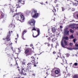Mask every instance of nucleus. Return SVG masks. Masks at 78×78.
Masks as SVG:
<instances>
[{"mask_svg": "<svg viewBox=\"0 0 78 78\" xmlns=\"http://www.w3.org/2000/svg\"><path fill=\"white\" fill-rule=\"evenodd\" d=\"M10 39V35H9L7 36L6 39H5V41H6L5 44H7V46L9 48L11 46V44L9 43Z\"/></svg>", "mask_w": 78, "mask_h": 78, "instance_id": "1", "label": "nucleus"}, {"mask_svg": "<svg viewBox=\"0 0 78 78\" xmlns=\"http://www.w3.org/2000/svg\"><path fill=\"white\" fill-rule=\"evenodd\" d=\"M31 16L32 17L35 19H37L39 16V13L37 12V10H34L31 13Z\"/></svg>", "mask_w": 78, "mask_h": 78, "instance_id": "2", "label": "nucleus"}, {"mask_svg": "<svg viewBox=\"0 0 78 78\" xmlns=\"http://www.w3.org/2000/svg\"><path fill=\"white\" fill-rule=\"evenodd\" d=\"M20 4H22V5H24L25 4V1L23 0H19V2L18 3V4L16 5L17 8L20 7Z\"/></svg>", "mask_w": 78, "mask_h": 78, "instance_id": "3", "label": "nucleus"}, {"mask_svg": "<svg viewBox=\"0 0 78 78\" xmlns=\"http://www.w3.org/2000/svg\"><path fill=\"white\" fill-rule=\"evenodd\" d=\"M36 23V21L32 19L29 21V23L31 26H34V23Z\"/></svg>", "mask_w": 78, "mask_h": 78, "instance_id": "4", "label": "nucleus"}, {"mask_svg": "<svg viewBox=\"0 0 78 78\" xmlns=\"http://www.w3.org/2000/svg\"><path fill=\"white\" fill-rule=\"evenodd\" d=\"M24 71L25 72H31V68H28V67H27L26 68H25L24 69Z\"/></svg>", "mask_w": 78, "mask_h": 78, "instance_id": "5", "label": "nucleus"}, {"mask_svg": "<svg viewBox=\"0 0 78 78\" xmlns=\"http://www.w3.org/2000/svg\"><path fill=\"white\" fill-rule=\"evenodd\" d=\"M18 14L20 15V16L21 18H22L24 17V16H23V15L22 14V13H20V12L15 13L14 15L13 16V17H15V16H16V15H18Z\"/></svg>", "mask_w": 78, "mask_h": 78, "instance_id": "6", "label": "nucleus"}, {"mask_svg": "<svg viewBox=\"0 0 78 78\" xmlns=\"http://www.w3.org/2000/svg\"><path fill=\"white\" fill-rule=\"evenodd\" d=\"M37 31L38 33V34L35 37L34 36V35H33L34 37H37L38 36H39L40 34V30L39 29H38L37 30Z\"/></svg>", "mask_w": 78, "mask_h": 78, "instance_id": "7", "label": "nucleus"}, {"mask_svg": "<svg viewBox=\"0 0 78 78\" xmlns=\"http://www.w3.org/2000/svg\"><path fill=\"white\" fill-rule=\"evenodd\" d=\"M64 33H65V34H66L67 36L69 35V31H68L67 30H64Z\"/></svg>", "mask_w": 78, "mask_h": 78, "instance_id": "8", "label": "nucleus"}, {"mask_svg": "<svg viewBox=\"0 0 78 78\" xmlns=\"http://www.w3.org/2000/svg\"><path fill=\"white\" fill-rule=\"evenodd\" d=\"M23 70H24V68H22V70L21 71V73L22 75H25V76H26V75H27V74H26V73H23Z\"/></svg>", "mask_w": 78, "mask_h": 78, "instance_id": "9", "label": "nucleus"}, {"mask_svg": "<svg viewBox=\"0 0 78 78\" xmlns=\"http://www.w3.org/2000/svg\"><path fill=\"white\" fill-rule=\"evenodd\" d=\"M9 28H14L15 27V25L12 24H11L9 25Z\"/></svg>", "mask_w": 78, "mask_h": 78, "instance_id": "10", "label": "nucleus"}, {"mask_svg": "<svg viewBox=\"0 0 78 78\" xmlns=\"http://www.w3.org/2000/svg\"><path fill=\"white\" fill-rule=\"evenodd\" d=\"M61 44L62 47L65 48V46H64V41L62 40L61 41Z\"/></svg>", "mask_w": 78, "mask_h": 78, "instance_id": "11", "label": "nucleus"}, {"mask_svg": "<svg viewBox=\"0 0 78 78\" xmlns=\"http://www.w3.org/2000/svg\"><path fill=\"white\" fill-rule=\"evenodd\" d=\"M25 20V18L24 17V16L21 18L20 21L21 22H24V20Z\"/></svg>", "mask_w": 78, "mask_h": 78, "instance_id": "12", "label": "nucleus"}, {"mask_svg": "<svg viewBox=\"0 0 78 78\" xmlns=\"http://www.w3.org/2000/svg\"><path fill=\"white\" fill-rule=\"evenodd\" d=\"M55 73L56 74H59V71L58 70H55Z\"/></svg>", "mask_w": 78, "mask_h": 78, "instance_id": "13", "label": "nucleus"}, {"mask_svg": "<svg viewBox=\"0 0 78 78\" xmlns=\"http://www.w3.org/2000/svg\"><path fill=\"white\" fill-rule=\"evenodd\" d=\"M62 65H64L65 67H67V63L66 62V63L64 64H62Z\"/></svg>", "mask_w": 78, "mask_h": 78, "instance_id": "14", "label": "nucleus"}, {"mask_svg": "<svg viewBox=\"0 0 78 78\" xmlns=\"http://www.w3.org/2000/svg\"><path fill=\"white\" fill-rule=\"evenodd\" d=\"M73 78H78V74L74 75V76Z\"/></svg>", "mask_w": 78, "mask_h": 78, "instance_id": "15", "label": "nucleus"}, {"mask_svg": "<svg viewBox=\"0 0 78 78\" xmlns=\"http://www.w3.org/2000/svg\"><path fill=\"white\" fill-rule=\"evenodd\" d=\"M52 30L53 32H55V31H56V29H55V27H53L52 29Z\"/></svg>", "mask_w": 78, "mask_h": 78, "instance_id": "16", "label": "nucleus"}, {"mask_svg": "<svg viewBox=\"0 0 78 78\" xmlns=\"http://www.w3.org/2000/svg\"><path fill=\"white\" fill-rule=\"evenodd\" d=\"M64 39H65V40H68L69 38L68 37H67V36L65 37H64Z\"/></svg>", "mask_w": 78, "mask_h": 78, "instance_id": "17", "label": "nucleus"}, {"mask_svg": "<svg viewBox=\"0 0 78 78\" xmlns=\"http://www.w3.org/2000/svg\"><path fill=\"white\" fill-rule=\"evenodd\" d=\"M56 41V38L54 37L53 39L52 40V41L53 42H55V41Z\"/></svg>", "mask_w": 78, "mask_h": 78, "instance_id": "18", "label": "nucleus"}, {"mask_svg": "<svg viewBox=\"0 0 78 78\" xmlns=\"http://www.w3.org/2000/svg\"><path fill=\"white\" fill-rule=\"evenodd\" d=\"M26 33V30H24L23 32L22 36H23V35H24V34H25V33Z\"/></svg>", "mask_w": 78, "mask_h": 78, "instance_id": "19", "label": "nucleus"}, {"mask_svg": "<svg viewBox=\"0 0 78 78\" xmlns=\"http://www.w3.org/2000/svg\"><path fill=\"white\" fill-rule=\"evenodd\" d=\"M74 38V37L73 35H72L71 36H70V39H73Z\"/></svg>", "mask_w": 78, "mask_h": 78, "instance_id": "20", "label": "nucleus"}, {"mask_svg": "<svg viewBox=\"0 0 78 78\" xmlns=\"http://www.w3.org/2000/svg\"><path fill=\"white\" fill-rule=\"evenodd\" d=\"M31 58H32V59H33V60L34 61H35V58H34V57L32 56V57H31Z\"/></svg>", "mask_w": 78, "mask_h": 78, "instance_id": "21", "label": "nucleus"}, {"mask_svg": "<svg viewBox=\"0 0 78 78\" xmlns=\"http://www.w3.org/2000/svg\"><path fill=\"white\" fill-rule=\"evenodd\" d=\"M64 42L65 45H67V41H64Z\"/></svg>", "mask_w": 78, "mask_h": 78, "instance_id": "22", "label": "nucleus"}, {"mask_svg": "<svg viewBox=\"0 0 78 78\" xmlns=\"http://www.w3.org/2000/svg\"><path fill=\"white\" fill-rule=\"evenodd\" d=\"M16 19L17 20H19V16H18L16 18Z\"/></svg>", "mask_w": 78, "mask_h": 78, "instance_id": "23", "label": "nucleus"}, {"mask_svg": "<svg viewBox=\"0 0 78 78\" xmlns=\"http://www.w3.org/2000/svg\"><path fill=\"white\" fill-rule=\"evenodd\" d=\"M76 47H77V48H76V49H78V43H76Z\"/></svg>", "mask_w": 78, "mask_h": 78, "instance_id": "24", "label": "nucleus"}, {"mask_svg": "<svg viewBox=\"0 0 78 78\" xmlns=\"http://www.w3.org/2000/svg\"><path fill=\"white\" fill-rule=\"evenodd\" d=\"M70 31L71 33H73V30H72V29L70 30Z\"/></svg>", "mask_w": 78, "mask_h": 78, "instance_id": "25", "label": "nucleus"}, {"mask_svg": "<svg viewBox=\"0 0 78 78\" xmlns=\"http://www.w3.org/2000/svg\"><path fill=\"white\" fill-rule=\"evenodd\" d=\"M58 46H59V44H58V43H57L56 44V46H55L56 48H57V47H58Z\"/></svg>", "mask_w": 78, "mask_h": 78, "instance_id": "26", "label": "nucleus"}, {"mask_svg": "<svg viewBox=\"0 0 78 78\" xmlns=\"http://www.w3.org/2000/svg\"><path fill=\"white\" fill-rule=\"evenodd\" d=\"M67 76H70V73H68V74L67 75Z\"/></svg>", "mask_w": 78, "mask_h": 78, "instance_id": "27", "label": "nucleus"}, {"mask_svg": "<svg viewBox=\"0 0 78 78\" xmlns=\"http://www.w3.org/2000/svg\"><path fill=\"white\" fill-rule=\"evenodd\" d=\"M74 30H76V29H78V27H74L73 28Z\"/></svg>", "mask_w": 78, "mask_h": 78, "instance_id": "28", "label": "nucleus"}, {"mask_svg": "<svg viewBox=\"0 0 78 78\" xmlns=\"http://www.w3.org/2000/svg\"><path fill=\"white\" fill-rule=\"evenodd\" d=\"M26 52L27 53H28V52H29V50L28 49L26 50Z\"/></svg>", "mask_w": 78, "mask_h": 78, "instance_id": "29", "label": "nucleus"}, {"mask_svg": "<svg viewBox=\"0 0 78 78\" xmlns=\"http://www.w3.org/2000/svg\"><path fill=\"white\" fill-rule=\"evenodd\" d=\"M69 56H70V55H69V54H66V56L67 57H69Z\"/></svg>", "mask_w": 78, "mask_h": 78, "instance_id": "30", "label": "nucleus"}, {"mask_svg": "<svg viewBox=\"0 0 78 78\" xmlns=\"http://www.w3.org/2000/svg\"><path fill=\"white\" fill-rule=\"evenodd\" d=\"M76 41V39H74L73 40V42H74V43H75V42Z\"/></svg>", "mask_w": 78, "mask_h": 78, "instance_id": "31", "label": "nucleus"}, {"mask_svg": "<svg viewBox=\"0 0 78 78\" xmlns=\"http://www.w3.org/2000/svg\"><path fill=\"white\" fill-rule=\"evenodd\" d=\"M33 30H34L35 31H36V29H35V28H34V27L33 28V29L32 30V31H33Z\"/></svg>", "mask_w": 78, "mask_h": 78, "instance_id": "32", "label": "nucleus"}, {"mask_svg": "<svg viewBox=\"0 0 78 78\" xmlns=\"http://www.w3.org/2000/svg\"><path fill=\"white\" fill-rule=\"evenodd\" d=\"M78 65V63H74V66H77Z\"/></svg>", "mask_w": 78, "mask_h": 78, "instance_id": "33", "label": "nucleus"}, {"mask_svg": "<svg viewBox=\"0 0 78 78\" xmlns=\"http://www.w3.org/2000/svg\"><path fill=\"white\" fill-rule=\"evenodd\" d=\"M28 66H30V65H31V64L30 63H28L27 64Z\"/></svg>", "mask_w": 78, "mask_h": 78, "instance_id": "34", "label": "nucleus"}, {"mask_svg": "<svg viewBox=\"0 0 78 78\" xmlns=\"http://www.w3.org/2000/svg\"><path fill=\"white\" fill-rule=\"evenodd\" d=\"M22 36H23L22 37V39H23V40H25V39L23 37V35H22Z\"/></svg>", "mask_w": 78, "mask_h": 78, "instance_id": "35", "label": "nucleus"}, {"mask_svg": "<svg viewBox=\"0 0 78 78\" xmlns=\"http://www.w3.org/2000/svg\"><path fill=\"white\" fill-rule=\"evenodd\" d=\"M8 6V5L7 4H5V5H4L5 7H6Z\"/></svg>", "mask_w": 78, "mask_h": 78, "instance_id": "36", "label": "nucleus"}, {"mask_svg": "<svg viewBox=\"0 0 78 78\" xmlns=\"http://www.w3.org/2000/svg\"><path fill=\"white\" fill-rule=\"evenodd\" d=\"M61 58L62 59H64V56H62V57L61 56Z\"/></svg>", "mask_w": 78, "mask_h": 78, "instance_id": "37", "label": "nucleus"}, {"mask_svg": "<svg viewBox=\"0 0 78 78\" xmlns=\"http://www.w3.org/2000/svg\"><path fill=\"white\" fill-rule=\"evenodd\" d=\"M70 45L71 46H72V45H73V44L72 43H70Z\"/></svg>", "mask_w": 78, "mask_h": 78, "instance_id": "38", "label": "nucleus"}, {"mask_svg": "<svg viewBox=\"0 0 78 78\" xmlns=\"http://www.w3.org/2000/svg\"><path fill=\"white\" fill-rule=\"evenodd\" d=\"M68 50H72V48H67Z\"/></svg>", "mask_w": 78, "mask_h": 78, "instance_id": "39", "label": "nucleus"}, {"mask_svg": "<svg viewBox=\"0 0 78 78\" xmlns=\"http://www.w3.org/2000/svg\"><path fill=\"white\" fill-rule=\"evenodd\" d=\"M11 12H14V10H11Z\"/></svg>", "mask_w": 78, "mask_h": 78, "instance_id": "40", "label": "nucleus"}, {"mask_svg": "<svg viewBox=\"0 0 78 78\" xmlns=\"http://www.w3.org/2000/svg\"><path fill=\"white\" fill-rule=\"evenodd\" d=\"M56 2H57V0H55V1L54 2V3H56Z\"/></svg>", "mask_w": 78, "mask_h": 78, "instance_id": "41", "label": "nucleus"}, {"mask_svg": "<svg viewBox=\"0 0 78 78\" xmlns=\"http://www.w3.org/2000/svg\"><path fill=\"white\" fill-rule=\"evenodd\" d=\"M51 75L52 76H55V75H54V74H53V73H52Z\"/></svg>", "mask_w": 78, "mask_h": 78, "instance_id": "42", "label": "nucleus"}, {"mask_svg": "<svg viewBox=\"0 0 78 78\" xmlns=\"http://www.w3.org/2000/svg\"><path fill=\"white\" fill-rule=\"evenodd\" d=\"M2 17H1V18H2L3 17H4V16L3 15H2Z\"/></svg>", "mask_w": 78, "mask_h": 78, "instance_id": "43", "label": "nucleus"}, {"mask_svg": "<svg viewBox=\"0 0 78 78\" xmlns=\"http://www.w3.org/2000/svg\"><path fill=\"white\" fill-rule=\"evenodd\" d=\"M56 12V10H52V12Z\"/></svg>", "mask_w": 78, "mask_h": 78, "instance_id": "44", "label": "nucleus"}, {"mask_svg": "<svg viewBox=\"0 0 78 78\" xmlns=\"http://www.w3.org/2000/svg\"><path fill=\"white\" fill-rule=\"evenodd\" d=\"M17 37L18 38V37H19V34H17Z\"/></svg>", "mask_w": 78, "mask_h": 78, "instance_id": "45", "label": "nucleus"}, {"mask_svg": "<svg viewBox=\"0 0 78 78\" xmlns=\"http://www.w3.org/2000/svg\"><path fill=\"white\" fill-rule=\"evenodd\" d=\"M48 47H50V44H48Z\"/></svg>", "mask_w": 78, "mask_h": 78, "instance_id": "46", "label": "nucleus"}, {"mask_svg": "<svg viewBox=\"0 0 78 78\" xmlns=\"http://www.w3.org/2000/svg\"><path fill=\"white\" fill-rule=\"evenodd\" d=\"M48 40H49L50 41V38L49 37L48 38Z\"/></svg>", "mask_w": 78, "mask_h": 78, "instance_id": "47", "label": "nucleus"}, {"mask_svg": "<svg viewBox=\"0 0 78 78\" xmlns=\"http://www.w3.org/2000/svg\"><path fill=\"white\" fill-rule=\"evenodd\" d=\"M62 9L63 10H64V7H62Z\"/></svg>", "mask_w": 78, "mask_h": 78, "instance_id": "48", "label": "nucleus"}, {"mask_svg": "<svg viewBox=\"0 0 78 78\" xmlns=\"http://www.w3.org/2000/svg\"><path fill=\"white\" fill-rule=\"evenodd\" d=\"M60 28H62V26H61L60 27Z\"/></svg>", "mask_w": 78, "mask_h": 78, "instance_id": "49", "label": "nucleus"}, {"mask_svg": "<svg viewBox=\"0 0 78 78\" xmlns=\"http://www.w3.org/2000/svg\"><path fill=\"white\" fill-rule=\"evenodd\" d=\"M53 54H55L56 53V52H53Z\"/></svg>", "mask_w": 78, "mask_h": 78, "instance_id": "50", "label": "nucleus"}, {"mask_svg": "<svg viewBox=\"0 0 78 78\" xmlns=\"http://www.w3.org/2000/svg\"><path fill=\"white\" fill-rule=\"evenodd\" d=\"M48 44V43H47V42L45 43H44V44Z\"/></svg>", "mask_w": 78, "mask_h": 78, "instance_id": "51", "label": "nucleus"}, {"mask_svg": "<svg viewBox=\"0 0 78 78\" xmlns=\"http://www.w3.org/2000/svg\"><path fill=\"white\" fill-rule=\"evenodd\" d=\"M33 76H35V74H33Z\"/></svg>", "mask_w": 78, "mask_h": 78, "instance_id": "52", "label": "nucleus"}, {"mask_svg": "<svg viewBox=\"0 0 78 78\" xmlns=\"http://www.w3.org/2000/svg\"><path fill=\"white\" fill-rule=\"evenodd\" d=\"M59 76H61V75H60V74L59 75H58V76H57V77Z\"/></svg>", "mask_w": 78, "mask_h": 78, "instance_id": "53", "label": "nucleus"}, {"mask_svg": "<svg viewBox=\"0 0 78 78\" xmlns=\"http://www.w3.org/2000/svg\"><path fill=\"white\" fill-rule=\"evenodd\" d=\"M30 46L31 47H33V44H31L30 45Z\"/></svg>", "mask_w": 78, "mask_h": 78, "instance_id": "54", "label": "nucleus"}, {"mask_svg": "<svg viewBox=\"0 0 78 78\" xmlns=\"http://www.w3.org/2000/svg\"><path fill=\"white\" fill-rule=\"evenodd\" d=\"M77 17L78 18V14L77 15Z\"/></svg>", "mask_w": 78, "mask_h": 78, "instance_id": "55", "label": "nucleus"}, {"mask_svg": "<svg viewBox=\"0 0 78 78\" xmlns=\"http://www.w3.org/2000/svg\"><path fill=\"white\" fill-rule=\"evenodd\" d=\"M17 40H16L15 41V42H16V43H17Z\"/></svg>", "mask_w": 78, "mask_h": 78, "instance_id": "56", "label": "nucleus"}, {"mask_svg": "<svg viewBox=\"0 0 78 78\" xmlns=\"http://www.w3.org/2000/svg\"><path fill=\"white\" fill-rule=\"evenodd\" d=\"M34 66L35 67H36V65H34Z\"/></svg>", "mask_w": 78, "mask_h": 78, "instance_id": "57", "label": "nucleus"}, {"mask_svg": "<svg viewBox=\"0 0 78 78\" xmlns=\"http://www.w3.org/2000/svg\"><path fill=\"white\" fill-rule=\"evenodd\" d=\"M17 38H15V40H17Z\"/></svg>", "mask_w": 78, "mask_h": 78, "instance_id": "58", "label": "nucleus"}, {"mask_svg": "<svg viewBox=\"0 0 78 78\" xmlns=\"http://www.w3.org/2000/svg\"><path fill=\"white\" fill-rule=\"evenodd\" d=\"M26 47H27V46H28V45H26Z\"/></svg>", "mask_w": 78, "mask_h": 78, "instance_id": "59", "label": "nucleus"}, {"mask_svg": "<svg viewBox=\"0 0 78 78\" xmlns=\"http://www.w3.org/2000/svg\"><path fill=\"white\" fill-rule=\"evenodd\" d=\"M8 56H9V54H8Z\"/></svg>", "mask_w": 78, "mask_h": 78, "instance_id": "60", "label": "nucleus"}, {"mask_svg": "<svg viewBox=\"0 0 78 78\" xmlns=\"http://www.w3.org/2000/svg\"><path fill=\"white\" fill-rule=\"evenodd\" d=\"M46 3H48L47 2H46Z\"/></svg>", "mask_w": 78, "mask_h": 78, "instance_id": "61", "label": "nucleus"}, {"mask_svg": "<svg viewBox=\"0 0 78 78\" xmlns=\"http://www.w3.org/2000/svg\"><path fill=\"white\" fill-rule=\"evenodd\" d=\"M51 46L52 47H53V44H51Z\"/></svg>", "mask_w": 78, "mask_h": 78, "instance_id": "62", "label": "nucleus"}, {"mask_svg": "<svg viewBox=\"0 0 78 78\" xmlns=\"http://www.w3.org/2000/svg\"><path fill=\"white\" fill-rule=\"evenodd\" d=\"M10 66H11V67H12V64H11Z\"/></svg>", "mask_w": 78, "mask_h": 78, "instance_id": "63", "label": "nucleus"}, {"mask_svg": "<svg viewBox=\"0 0 78 78\" xmlns=\"http://www.w3.org/2000/svg\"><path fill=\"white\" fill-rule=\"evenodd\" d=\"M70 64H72V63H70Z\"/></svg>", "mask_w": 78, "mask_h": 78, "instance_id": "64", "label": "nucleus"}]
</instances>
